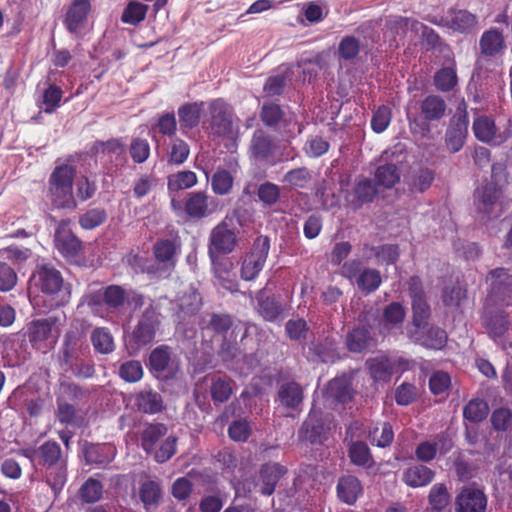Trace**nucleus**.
<instances>
[{
	"label": "nucleus",
	"mask_w": 512,
	"mask_h": 512,
	"mask_svg": "<svg viewBox=\"0 0 512 512\" xmlns=\"http://www.w3.org/2000/svg\"><path fill=\"white\" fill-rule=\"evenodd\" d=\"M104 304L109 309L117 310L121 308L127 300L126 290L116 284H111L103 288Z\"/></svg>",
	"instance_id": "57"
},
{
	"label": "nucleus",
	"mask_w": 512,
	"mask_h": 512,
	"mask_svg": "<svg viewBox=\"0 0 512 512\" xmlns=\"http://www.w3.org/2000/svg\"><path fill=\"white\" fill-rule=\"evenodd\" d=\"M433 83L438 91H452L458 83L455 62L453 61L452 66L443 67L436 71L433 77Z\"/></svg>",
	"instance_id": "46"
},
{
	"label": "nucleus",
	"mask_w": 512,
	"mask_h": 512,
	"mask_svg": "<svg viewBox=\"0 0 512 512\" xmlns=\"http://www.w3.org/2000/svg\"><path fill=\"white\" fill-rule=\"evenodd\" d=\"M312 181V174L306 167L289 170L283 176V182L296 188H305Z\"/></svg>",
	"instance_id": "64"
},
{
	"label": "nucleus",
	"mask_w": 512,
	"mask_h": 512,
	"mask_svg": "<svg viewBox=\"0 0 512 512\" xmlns=\"http://www.w3.org/2000/svg\"><path fill=\"white\" fill-rule=\"evenodd\" d=\"M203 110V101L188 102L178 107L177 114L182 133H186L200 124Z\"/></svg>",
	"instance_id": "29"
},
{
	"label": "nucleus",
	"mask_w": 512,
	"mask_h": 512,
	"mask_svg": "<svg viewBox=\"0 0 512 512\" xmlns=\"http://www.w3.org/2000/svg\"><path fill=\"white\" fill-rule=\"evenodd\" d=\"M299 437L312 444L322 443L325 440L326 429L324 422L314 411H311L303 422L299 431Z\"/></svg>",
	"instance_id": "33"
},
{
	"label": "nucleus",
	"mask_w": 512,
	"mask_h": 512,
	"mask_svg": "<svg viewBox=\"0 0 512 512\" xmlns=\"http://www.w3.org/2000/svg\"><path fill=\"white\" fill-rule=\"evenodd\" d=\"M25 336L31 346L43 353L53 348L58 339L56 319L41 318L29 322L26 326Z\"/></svg>",
	"instance_id": "6"
},
{
	"label": "nucleus",
	"mask_w": 512,
	"mask_h": 512,
	"mask_svg": "<svg viewBox=\"0 0 512 512\" xmlns=\"http://www.w3.org/2000/svg\"><path fill=\"white\" fill-rule=\"evenodd\" d=\"M94 155L103 154L110 164L118 166L125 165L127 159V147L122 137H112L106 141L96 140L91 147Z\"/></svg>",
	"instance_id": "18"
},
{
	"label": "nucleus",
	"mask_w": 512,
	"mask_h": 512,
	"mask_svg": "<svg viewBox=\"0 0 512 512\" xmlns=\"http://www.w3.org/2000/svg\"><path fill=\"white\" fill-rule=\"evenodd\" d=\"M423 331L417 335L416 342L427 349L441 350L447 343V333L444 329L429 326L422 328Z\"/></svg>",
	"instance_id": "38"
},
{
	"label": "nucleus",
	"mask_w": 512,
	"mask_h": 512,
	"mask_svg": "<svg viewBox=\"0 0 512 512\" xmlns=\"http://www.w3.org/2000/svg\"><path fill=\"white\" fill-rule=\"evenodd\" d=\"M355 284L365 295L372 294L378 290L382 284L381 273L375 268L365 267Z\"/></svg>",
	"instance_id": "44"
},
{
	"label": "nucleus",
	"mask_w": 512,
	"mask_h": 512,
	"mask_svg": "<svg viewBox=\"0 0 512 512\" xmlns=\"http://www.w3.org/2000/svg\"><path fill=\"white\" fill-rule=\"evenodd\" d=\"M284 111L281 106L274 102H265L260 110V119L263 124L270 128H275L281 122Z\"/></svg>",
	"instance_id": "61"
},
{
	"label": "nucleus",
	"mask_w": 512,
	"mask_h": 512,
	"mask_svg": "<svg viewBox=\"0 0 512 512\" xmlns=\"http://www.w3.org/2000/svg\"><path fill=\"white\" fill-rule=\"evenodd\" d=\"M218 210L219 201L206 191L190 192L184 200V212L192 220L208 218Z\"/></svg>",
	"instance_id": "13"
},
{
	"label": "nucleus",
	"mask_w": 512,
	"mask_h": 512,
	"mask_svg": "<svg viewBox=\"0 0 512 512\" xmlns=\"http://www.w3.org/2000/svg\"><path fill=\"white\" fill-rule=\"evenodd\" d=\"M336 490L341 502L353 505L362 494L363 488L356 476L344 475L338 479Z\"/></svg>",
	"instance_id": "34"
},
{
	"label": "nucleus",
	"mask_w": 512,
	"mask_h": 512,
	"mask_svg": "<svg viewBox=\"0 0 512 512\" xmlns=\"http://www.w3.org/2000/svg\"><path fill=\"white\" fill-rule=\"evenodd\" d=\"M487 506L488 496L475 483L462 486L454 501L455 512H486Z\"/></svg>",
	"instance_id": "12"
},
{
	"label": "nucleus",
	"mask_w": 512,
	"mask_h": 512,
	"mask_svg": "<svg viewBox=\"0 0 512 512\" xmlns=\"http://www.w3.org/2000/svg\"><path fill=\"white\" fill-rule=\"evenodd\" d=\"M167 433L168 428L164 423H147L140 433L141 447L146 454H152L159 440Z\"/></svg>",
	"instance_id": "36"
},
{
	"label": "nucleus",
	"mask_w": 512,
	"mask_h": 512,
	"mask_svg": "<svg viewBox=\"0 0 512 512\" xmlns=\"http://www.w3.org/2000/svg\"><path fill=\"white\" fill-rule=\"evenodd\" d=\"M430 22L436 25H444L460 33H468L477 25V16L467 10L449 9L448 18L442 19L439 23L434 20Z\"/></svg>",
	"instance_id": "27"
},
{
	"label": "nucleus",
	"mask_w": 512,
	"mask_h": 512,
	"mask_svg": "<svg viewBox=\"0 0 512 512\" xmlns=\"http://www.w3.org/2000/svg\"><path fill=\"white\" fill-rule=\"evenodd\" d=\"M277 144L272 135L262 128L256 129L249 142L248 154L255 162L268 165L276 164Z\"/></svg>",
	"instance_id": "10"
},
{
	"label": "nucleus",
	"mask_w": 512,
	"mask_h": 512,
	"mask_svg": "<svg viewBox=\"0 0 512 512\" xmlns=\"http://www.w3.org/2000/svg\"><path fill=\"white\" fill-rule=\"evenodd\" d=\"M489 282L488 298L498 306H512V274L503 267L489 271L486 277Z\"/></svg>",
	"instance_id": "9"
},
{
	"label": "nucleus",
	"mask_w": 512,
	"mask_h": 512,
	"mask_svg": "<svg viewBox=\"0 0 512 512\" xmlns=\"http://www.w3.org/2000/svg\"><path fill=\"white\" fill-rule=\"evenodd\" d=\"M405 315L406 311L404 306L399 302H392L383 309L380 324L388 329L400 326L405 319Z\"/></svg>",
	"instance_id": "51"
},
{
	"label": "nucleus",
	"mask_w": 512,
	"mask_h": 512,
	"mask_svg": "<svg viewBox=\"0 0 512 512\" xmlns=\"http://www.w3.org/2000/svg\"><path fill=\"white\" fill-rule=\"evenodd\" d=\"M315 195L321 201L324 209H330L338 205L339 198L326 179H322L316 184Z\"/></svg>",
	"instance_id": "62"
},
{
	"label": "nucleus",
	"mask_w": 512,
	"mask_h": 512,
	"mask_svg": "<svg viewBox=\"0 0 512 512\" xmlns=\"http://www.w3.org/2000/svg\"><path fill=\"white\" fill-rule=\"evenodd\" d=\"M90 12V0H72L63 21L67 31L71 34L79 33L85 27Z\"/></svg>",
	"instance_id": "21"
},
{
	"label": "nucleus",
	"mask_w": 512,
	"mask_h": 512,
	"mask_svg": "<svg viewBox=\"0 0 512 512\" xmlns=\"http://www.w3.org/2000/svg\"><path fill=\"white\" fill-rule=\"evenodd\" d=\"M30 281L38 290L49 296L58 294L64 283L61 272L51 263L37 264Z\"/></svg>",
	"instance_id": "15"
},
{
	"label": "nucleus",
	"mask_w": 512,
	"mask_h": 512,
	"mask_svg": "<svg viewBox=\"0 0 512 512\" xmlns=\"http://www.w3.org/2000/svg\"><path fill=\"white\" fill-rule=\"evenodd\" d=\"M161 495V486L155 480H147L139 487V498L146 511H149L151 506L156 507L159 504Z\"/></svg>",
	"instance_id": "47"
},
{
	"label": "nucleus",
	"mask_w": 512,
	"mask_h": 512,
	"mask_svg": "<svg viewBox=\"0 0 512 512\" xmlns=\"http://www.w3.org/2000/svg\"><path fill=\"white\" fill-rule=\"evenodd\" d=\"M234 178L226 169H218L211 179V188L215 195H227L233 188Z\"/></svg>",
	"instance_id": "56"
},
{
	"label": "nucleus",
	"mask_w": 512,
	"mask_h": 512,
	"mask_svg": "<svg viewBox=\"0 0 512 512\" xmlns=\"http://www.w3.org/2000/svg\"><path fill=\"white\" fill-rule=\"evenodd\" d=\"M215 277L219 284L227 291L235 293L239 290L238 281L232 273L233 263L228 259L217 260L211 259Z\"/></svg>",
	"instance_id": "35"
},
{
	"label": "nucleus",
	"mask_w": 512,
	"mask_h": 512,
	"mask_svg": "<svg viewBox=\"0 0 512 512\" xmlns=\"http://www.w3.org/2000/svg\"><path fill=\"white\" fill-rule=\"evenodd\" d=\"M371 341L370 331L364 327H356L346 335V347L350 352L361 353L365 351Z\"/></svg>",
	"instance_id": "43"
},
{
	"label": "nucleus",
	"mask_w": 512,
	"mask_h": 512,
	"mask_svg": "<svg viewBox=\"0 0 512 512\" xmlns=\"http://www.w3.org/2000/svg\"><path fill=\"white\" fill-rule=\"evenodd\" d=\"M23 455L45 468L46 482L57 493L66 483L67 465L61 446L56 441L48 440L38 449H25Z\"/></svg>",
	"instance_id": "1"
},
{
	"label": "nucleus",
	"mask_w": 512,
	"mask_h": 512,
	"mask_svg": "<svg viewBox=\"0 0 512 512\" xmlns=\"http://www.w3.org/2000/svg\"><path fill=\"white\" fill-rule=\"evenodd\" d=\"M94 350L100 354H110L115 350L114 338L107 327H97L91 333Z\"/></svg>",
	"instance_id": "45"
},
{
	"label": "nucleus",
	"mask_w": 512,
	"mask_h": 512,
	"mask_svg": "<svg viewBox=\"0 0 512 512\" xmlns=\"http://www.w3.org/2000/svg\"><path fill=\"white\" fill-rule=\"evenodd\" d=\"M237 243V237L235 232L229 228V225L222 221L216 225L209 237L208 253L211 259L215 258V255L229 254L231 253Z\"/></svg>",
	"instance_id": "17"
},
{
	"label": "nucleus",
	"mask_w": 512,
	"mask_h": 512,
	"mask_svg": "<svg viewBox=\"0 0 512 512\" xmlns=\"http://www.w3.org/2000/svg\"><path fill=\"white\" fill-rule=\"evenodd\" d=\"M118 376L126 383H137L144 376L141 361L131 359L120 364Z\"/></svg>",
	"instance_id": "54"
},
{
	"label": "nucleus",
	"mask_w": 512,
	"mask_h": 512,
	"mask_svg": "<svg viewBox=\"0 0 512 512\" xmlns=\"http://www.w3.org/2000/svg\"><path fill=\"white\" fill-rule=\"evenodd\" d=\"M76 169L70 164L57 165L48 179L47 198L53 208L75 210L78 207L73 193Z\"/></svg>",
	"instance_id": "3"
},
{
	"label": "nucleus",
	"mask_w": 512,
	"mask_h": 512,
	"mask_svg": "<svg viewBox=\"0 0 512 512\" xmlns=\"http://www.w3.org/2000/svg\"><path fill=\"white\" fill-rule=\"evenodd\" d=\"M374 181L376 186L391 189L400 181V171L392 163L379 165L374 172Z\"/></svg>",
	"instance_id": "42"
},
{
	"label": "nucleus",
	"mask_w": 512,
	"mask_h": 512,
	"mask_svg": "<svg viewBox=\"0 0 512 512\" xmlns=\"http://www.w3.org/2000/svg\"><path fill=\"white\" fill-rule=\"evenodd\" d=\"M348 456L351 463L360 467L370 468L374 460L368 445L363 441L352 442L349 446Z\"/></svg>",
	"instance_id": "48"
},
{
	"label": "nucleus",
	"mask_w": 512,
	"mask_h": 512,
	"mask_svg": "<svg viewBox=\"0 0 512 512\" xmlns=\"http://www.w3.org/2000/svg\"><path fill=\"white\" fill-rule=\"evenodd\" d=\"M304 400V390L296 381H288L280 385L276 402L286 409L296 410Z\"/></svg>",
	"instance_id": "30"
},
{
	"label": "nucleus",
	"mask_w": 512,
	"mask_h": 512,
	"mask_svg": "<svg viewBox=\"0 0 512 512\" xmlns=\"http://www.w3.org/2000/svg\"><path fill=\"white\" fill-rule=\"evenodd\" d=\"M438 442L432 441H422L418 443L415 448V456L416 459L421 463H430L432 462L438 453V444H441L440 453L446 454L451 449V443L448 441L446 435L439 434L437 436Z\"/></svg>",
	"instance_id": "32"
},
{
	"label": "nucleus",
	"mask_w": 512,
	"mask_h": 512,
	"mask_svg": "<svg viewBox=\"0 0 512 512\" xmlns=\"http://www.w3.org/2000/svg\"><path fill=\"white\" fill-rule=\"evenodd\" d=\"M419 25L421 23L415 19H411L403 16H391L386 21V29L391 32V34L396 36H405L408 29L418 30Z\"/></svg>",
	"instance_id": "52"
},
{
	"label": "nucleus",
	"mask_w": 512,
	"mask_h": 512,
	"mask_svg": "<svg viewBox=\"0 0 512 512\" xmlns=\"http://www.w3.org/2000/svg\"><path fill=\"white\" fill-rule=\"evenodd\" d=\"M107 220V212L103 208H93L87 210L79 217V225L85 230H93Z\"/></svg>",
	"instance_id": "63"
},
{
	"label": "nucleus",
	"mask_w": 512,
	"mask_h": 512,
	"mask_svg": "<svg viewBox=\"0 0 512 512\" xmlns=\"http://www.w3.org/2000/svg\"><path fill=\"white\" fill-rule=\"evenodd\" d=\"M190 155V147L186 141L181 138L170 140L168 151V163L172 165H182Z\"/></svg>",
	"instance_id": "55"
},
{
	"label": "nucleus",
	"mask_w": 512,
	"mask_h": 512,
	"mask_svg": "<svg viewBox=\"0 0 512 512\" xmlns=\"http://www.w3.org/2000/svg\"><path fill=\"white\" fill-rule=\"evenodd\" d=\"M172 348L159 345L154 348L148 358V369L156 378H172L177 370L172 358Z\"/></svg>",
	"instance_id": "16"
},
{
	"label": "nucleus",
	"mask_w": 512,
	"mask_h": 512,
	"mask_svg": "<svg viewBox=\"0 0 512 512\" xmlns=\"http://www.w3.org/2000/svg\"><path fill=\"white\" fill-rule=\"evenodd\" d=\"M70 218L62 219L54 232V247L66 260H74L83 252V242L71 228Z\"/></svg>",
	"instance_id": "8"
},
{
	"label": "nucleus",
	"mask_w": 512,
	"mask_h": 512,
	"mask_svg": "<svg viewBox=\"0 0 512 512\" xmlns=\"http://www.w3.org/2000/svg\"><path fill=\"white\" fill-rule=\"evenodd\" d=\"M451 495L445 483L434 484L428 493L430 512H450Z\"/></svg>",
	"instance_id": "40"
},
{
	"label": "nucleus",
	"mask_w": 512,
	"mask_h": 512,
	"mask_svg": "<svg viewBox=\"0 0 512 512\" xmlns=\"http://www.w3.org/2000/svg\"><path fill=\"white\" fill-rule=\"evenodd\" d=\"M270 250L268 236H258L249 253L242 260L240 277L244 281L255 280L264 268Z\"/></svg>",
	"instance_id": "7"
},
{
	"label": "nucleus",
	"mask_w": 512,
	"mask_h": 512,
	"mask_svg": "<svg viewBox=\"0 0 512 512\" xmlns=\"http://www.w3.org/2000/svg\"><path fill=\"white\" fill-rule=\"evenodd\" d=\"M83 452L87 464L97 465L99 467L107 466L116 456V448L108 443H85Z\"/></svg>",
	"instance_id": "26"
},
{
	"label": "nucleus",
	"mask_w": 512,
	"mask_h": 512,
	"mask_svg": "<svg viewBox=\"0 0 512 512\" xmlns=\"http://www.w3.org/2000/svg\"><path fill=\"white\" fill-rule=\"evenodd\" d=\"M510 321L508 314L504 311H496L492 313L485 321V328L489 336L496 341L501 339L508 332Z\"/></svg>",
	"instance_id": "41"
},
{
	"label": "nucleus",
	"mask_w": 512,
	"mask_h": 512,
	"mask_svg": "<svg viewBox=\"0 0 512 512\" xmlns=\"http://www.w3.org/2000/svg\"><path fill=\"white\" fill-rule=\"evenodd\" d=\"M469 118L467 112L457 111L451 118L449 127L446 131V147L451 153H456L464 146L468 134Z\"/></svg>",
	"instance_id": "19"
},
{
	"label": "nucleus",
	"mask_w": 512,
	"mask_h": 512,
	"mask_svg": "<svg viewBox=\"0 0 512 512\" xmlns=\"http://www.w3.org/2000/svg\"><path fill=\"white\" fill-rule=\"evenodd\" d=\"M287 472V469L278 463L264 464L260 470L262 481L261 494L270 496L274 493L280 478Z\"/></svg>",
	"instance_id": "37"
},
{
	"label": "nucleus",
	"mask_w": 512,
	"mask_h": 512,
	"mask_svg": "<svg viewBox=\"0 0 512 512\" xmlns=\"http://www.w3.org/2000/svg\"><path fill=\"white\" fill-rule=\"evenodd\" d=\"M473 132L475 137L484 143L501 145L511 137L509 129L497 134V128L493 119L488 116H479L474 119Z\"/></svg>",
	"instance_id": "20"
},
{
	"label": "nucleus",
	"mask_w": 512,
	"mask_h": 512,
	"mask_svg": "<svg viewBox=\"0 0 512 512\" xmlns=\"http://www.w3.org/2000/svg\"><path fill=\"white\" fill-rule=\"evenodd\" d=\"M198 182L195 172L183 170L168 176L167 187L169 191L176 192L192 188Z\"/></svg>",
	"instance_id": "50"
},
{
	"label": "nucleus",
	"mask_w": 512,
	"mask_h": 512,
	"mask_svg": "<svg viewBox=\"0 0 512 512\" xmlns=\"http://www.w3.org/2000/svg\"><path fill=\"white\" fill-rule=\"evenodd\" d=\"M147 11V5L138 1H131L124 8L121 21L130 25H138L145 19Z\"/></svg>",
	"instance_id": "58"
},
{
	"label": "nucleus",
	"mask_w": 512,
	"mask_h": 512,
	"mask_svg": "<svg viewBox=\"0 0 512 512\" xmlns=\"http://www.w3.org/2000/svg\"><path fill=\"white\" fill-rule=\"evenodd\" d=\"M325 394L328 400L337 404L349 403L355 395L351 377L342 375L331 379L327 384Z\"/></svg>",
	"instance_id": "24"
},
{
	"label": "nucleus",
	"mask_w": 512,
	"mask_h": 512,
	"mask_svg": "<svg viewBox=\"0 0 512 512\" xmlns=\"http://www.w3.org/2000/svg\"><path fill=\"white\" fill-rule=\"evenodd\" d=\"M208 131L219 138H231L235 134L233 108L222 98L212 100L208 105Z\"/></svg>",
	"instance_id": "4"
},
{
	"label": "nucleus",
	"mask_w": 512,
	"mask_h": 512,
	"mask_svg": "<svg viewBox=\"0 0 512 512\" xmlns=\"http://www.w3.org/2000/svg\"><path fill=\"white\" fill-rule=\"evenodd\" d=\"M447 105L439 95H428L420 103V113L423 119V130L429 131V123L441 120L446 113Z\"/></svg>",
	"instance_id": "25"
},
{
	"label": "nucleus",
	"mask_w": 512,
	"mask_h": 512,
	"mask_svg": "<svg viewBox=\"0 0 512 512\" xmlns=\"http://www.w3.org/2000/svg\"><path fill=\"white\" fill-rule=\"evenodd\" d=\"M162 325L160 305L154 300L145 307L138 316L136 324L126 339V347L130 355L138 354L142 349L151 346Z\"/></svg>",
	"instance_id": "2"
},
{
	"label": "nucleus",
	"mask_w": 512,
	"mask_h": 512,
	"mask_svg": "<svg viewBox=\"0 0 512 512\" xmlns=\"http://www.w3.org/2000/svg\"><path fill=\"white\" fill-rule=\"evenodd\" d=\"M367 370L375 382H389L393 374V364L388 357L379 356L366 361Z\"/></svg>",
	"instance_id": "39"
},
{
	"label": "nucleus",
	"mask_w": 512,
	"mask_h": 512,
	"mask_svg": "<svg viewBox=\"0 0 512 512\" xmlns=\"http://www.w3.org/2000/svg\"><path fill=\"white\" fill-rule=\"evenodd\" d=\"M176 250L174 240L161 239L154 244L153 254L158 262L174 266Z\"/></svg>",
	"instance_id": "53"
},
{
	"label": "nucleus",
	"mask_w": 512,
	"mask_h": 512,
	"mask_svg": "<svg viewBox=\"0 0 512 512\" xmlns=\"http://www.w3.org/2000/svg\"><path fill=\"white\" fill-rule=\"evenodd\" d=\"M257 312L268 322H274L283 316L284 306L275 295H267L264 289L256 295Z\"/></svg>",
	"instance_id": "28"
},
{
	"label": "nucleus",
	"mask_w": 512,
	"mask_h": 512,
	"mask_svg": "<svg viewBox=\"0 0 512 512\" xmlns=\"http://www.w3.org/2000/svg\"><path fill=\"white\" fill-rule=\"evenodd\" d=\"M474 204L477 212L488 219L498 218L503 213L501 198L502 186L494 181L483 183L474 191Z\"/></svg>",
	"instance_id": "5"
},
{
	"label": "nucleus",
	"mask_w": 512,
	"mask_h": 512,
	"mask_svg": "<svg viewBox=\"0 0 512 512\" xmlns=\"http://www.w3.org/2000/svg\"><path fill=\"white\" fill-rule=\"evenodd\" d=\"M89 351L84 333L78 328L69 329L63 338L62 347L59 351L61 366L72 368L74 363Z\"/></svg>",
	"instance_id": "11"
},
{
	"label": "nucleus",
	"mask_w": 512,
	"mask_h": 512,
	"mask_svg": "<svg viewBox=\"0 0 512 512\" xmlns=\"http://www.w3.org/2000/svg\"><path fill=\"white\" fill-rule=\"evenodd\" d=\"M133 405L142 414L154 415L165 409L160 393L153 389H143L133 395Z\"/></svg>",
	"instance_id": "22"
},
{
	"label": "nucleus",
	"mask_w": 512,
	"mask_h": 512,
	"mask_svg": "<svg viewBox=\"0 0 512 512\" xmlns=\"http://www.w3.org/2000/svg\"><path fill=\"white\" fill-rule=\"evenodd\" d=\"M507 49L503 32L498 28L485 30L479 39V54L476 64L481 66L485 62L501 58Z\"/></svg>",
	"instance_id": "14"
},
{
	"label": "nucleus",
	"mask_w": 512,
	"mask_h": 512,
	"mask_svg": "<svg viewBox=\"0 0 512 512\" xmlns=\"http://www.w3.org/2000/svg\"><path fill=\"white\" fill-rule=\"evenodd\" d=\"M378 194V189L375 183L366 177L356 179L352 191V199L350 200V206L353 209H358L364 204L373 202Z\"/></svg>",
	"instance_id": "31"
},
{
	"label": "nucleus",
	"mask_w": 512,
	"mask_h": 512,
	"mask_svg": "<svg viewBox=\"0 0 512 512\" xmlns=\"http://www.w3.org/2000/svg\"><path fill=\"white\" fill-rule=\"evenodd\" d=\"M153 127L157 129L160 135L168 137L170 140L176 138L177 120L175 113L171 111L159 114Z\"/></svg>",
	"instance_id": "60"
},
{
	"label": "nucleus",
	"mask_w": 512,
	"mask_h": 512,
	"mask_svg": "<svg viewBox=\"0 0 512 512\" xmlns=\"http://www.w3.org/2000/svg\"><path fill=\"white\" fill-rule=\"evenodd\" d=\"M128 150L135 164L145 163L151 154L150 143L147 139L141 137L132 138Z\"/></svg>",
	"instance_id": "59"
},
{
	"label": "nucleus",
	"mask_w": 512,
	"mask_h": 512,
	"mask_svg": "<svg viewBox=\"0 0 512 512\" xmlns=\"http://www.w3.org/2000/svg\"><path fill=\"white\" fill-rule=\"evenodd\" d=\"M489 405L484 399H471L463 408V417L471 423H480L487 418Z\"/></svg>",
	"instance_id": "49"
},
{
	"label": "nucleus",
	"mask_w": 512,
	"mask_h": 512,
	"mask_svg": "<svg viewBox=\"0 0 512 512\" xmlns=\"http://www.w3.org/2000/svg\"><path fill=\"white\" fill-rule=\"evenodd\" d=\"M435 476V471L430 467L415 463L403 470L401 480L406 486L415 489L427 487L433 482Z\"/></svg>",
	"instance_id": "23"
}]
</instances>
